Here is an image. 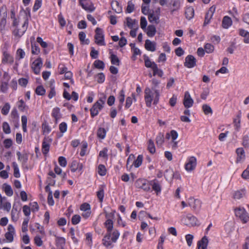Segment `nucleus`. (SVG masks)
<instances>
[{
	"label": "nucleus",
	"mask_w": 249,
	"mask_h": 249,
	"mask_svg": "<svg viewBox=\"0 0 249 249\" xmlns=\"http://www.w3.org/2000/svg\"><path fill=\"white\" fill-rule=\"evenodd\" d=\"M120 236L119 231L115 230L112 232H107L103 239V244L106 247L111 246L113 243H115Z\"/></svg>",
	"instance_id": "f257e3e1"
},
{
	"label": "nucleus",
	"mask_w": 249,
	"mask_h": 249,
	"mask_svg": "<svg viewBox=\"0 0 249 249\" xmlns=\"http://www.w3.org/2000/svg\"><path fill=\"white\" fill-rule=\"evenodd\" d=\"M235 214L240 218L243 223L249 221V215L244 207H239L234 209Z\"/></svg>",
	"instance_id": "f03ea898"
},
{
	"label": "nucleus",
	"mask_w": 249,
	"mask_h": 249,
	"mask_svg": "<svg viewBox=\"0 0 249 249\" xmlns=\"http://www.w3.org/2000/svg\"><path fill=\"white\" fill-rule=\"evenodd\" d=\"M182 221L185 225L190 227L198 225V221L197 218L190 213L185 216H183Z\"/></svg>",
	"instance_id": "7ed1b4c3"
},
{
	"label": "nucleus",
	"mask_w": 249,
	"mask_h": 249,
	"mask_svg": "<svg viewBox=\"0 0 249 249\" xmlns=\"http://www.w3.org/2000/svg\"><path fill=\"white\" fill-rule=\"evenodd\" d=\"M135 186L137 188L142 189L144 191L147 192L150 190V183L145 179H137L135 182Z\"/></svg>",
	"instance_id": "20e7f679"
},
{
	"label": "nucleus",
	"mask_w": 249,
	"mask_h": 249,
	"mask_svg": "<svg viewBox=\"0 0 249 249\" xmlns=\"http://www.w3.org/2000/svg\"><path fill=\"white\" fill-rule=\"evenodd\" d=\"M196 159L194 156L189 157L185 164V169L187 172H192L196 166Z\"/></svg>",
	"instance_id": "39448f33"
},
{
	"label": "nucleus",
	"mask_w": 249,
	"mask_h": 249,
	"mask_svg": "<svg viewBox=\"0 0 249 249\" xmlns=\"http://www.w3.org/2000/svg\"><path fill=\"white\" fill-rule=\"evenodd\" d=\"M95 42L98 45L103 46L106 45L103 30L100 28L98 27L95 30Z\"/></svg>",
	"instance_id": "423d86ee"
},
{
	"label": "nucleus",
	"mask_w": 249,
	"mask_h": 249,
	"mask_svg": "<svg viewBox=\"0 0 249 249\" xmlns=\"http://www.w3.org/2000/svg\"><path fill=\"white\" fill-rule=\"evenodd\" d=\"M105 213L107 220L105 222V226L107 229V232H112L113 228V222L111 218L114 216V213Z\"/></svg>",
	"instance_id": "0eeeda50"
},
{
	"label": "nucleus",
	"mask_w": 249,
	"mask_h": 249,
	"mask_svg": "<svg viewBox=\"0 0 249 249\" xmlns=\"http://www.w3.org/2000/svg\"><path fill=\"white\" fill-rule=\"evenodd\" d=\"M188 204L194 211H199L201 206V202L198 199L190 197L188 199Z\"/></svg>",
	"instance_id": "6e6552de"
},
{
	"label": "nucleus",
	"mask_w": 249,
	"mask_h": 249,
	"mask_svg": "<svg viewBox=\"0 0 249 249\" xmlns=\"http://www.w3.org/2000/svg\"><path fill=\"white\" fill-rule=\"evenodd\" d=\"M52 139L49 137H45L43 139L42 146V152L44 154H47L49 151L50 144Z\"/></svg>",
	"instance_id": "1a4fd4ad"
},
{
	"label": "nucleus",
	"mask_w": 249,
	"mask_h": 249,
	"mask_svg": "<svg viewBox=\"0 0 249 249\" xmlns=\"http://www.w3.org/2000/svg\"><path fill=\"white\" fill-rule=\"evenodd\" d=\"M42 66V61L41 58L35 60L32 64V69L34 72L37 74L40 72V70Z\"/></svg>",
	"instance_id": "9d476101"
},
{
	"label": "nucleus",
	"mask_w": 249,
	"mask_h": 249,
	"mask_svg": "<svg viewBox=\"0 0 249 249\" xmlns=\"http://www.w3.org/2000/svg\"><path fill=\"white\" fill-rule=\"evenodd\" d=\"M196 65V59L195 57L192 55H188L185 58L184 66L188 68L194 67Z\"/></svg>",
	"instance_id": "9b49d317"
},
{
	"label": "nucleus",
	"mask_w": 249,
	"mask_h": 249,
	"mask_svg": "<svg viewBox=\"0 0 249 249\" xmlns=\"http://www.w3.org/2000/svg\"><path fill=\"white\" fill-rule=\"evenodd\" d=\"M15 233L14 227L12 225H9L8 227V231L5 234V237L9 242H12L13 241Z\"/></svg>",
	"instance_id": "f8f14e48"
},
{
	"label": "nucleus",
	"mask_w": 249,
	"mask_h": 249,
	"mask_svg": "<svg viewBox=\"0 0 249 249\" xmlns=\"http://www.w3.org/2000/svg\"><path fill=\"white\" fill-rule=\"evenodd\" d=\"M194 103V100L191 98L188 91H186L184 94L183 104L186 108L191 107Z\"/></svg>",
	"instance_id": "ddd939ff"
},
{
	"label": "nucleus",
	"mask_w": 249,
	"mask_h": 249,
	"mask_svg": "<svg viewBox=\"0 0 249 249\" xmlns=\"http://www.w3.org/2000/svg\"><path fill=\"white\" fill-rule=\"evenodd\" d=\"M28 24V20L26 19L21 28L19 29H16L13 32L14 35L16 36H18V37H20L21 36H22L26 31Z\"/></svg>",
	"instance_id": "4468645a"
},
{
	"label": "nucleus",
	"mask_w": 249,
	"mask_h": 249,
	"mask_svg": "<svg viewBox=\"0 0 249 249\" xmlns=\"http://www.w3.org/2000/svg\"><path fill=\"white\" fill-rule=\"evenodd\" d=\"M215 10V7L213 6L211 7L207 12L205 18V21L204 22V25L205 26L207 24H209L210 21V19L212 18L213 13H214Z\"/></svg>",
	"instance_id": "2eb2a0df"
},
{
	"label": "nucleus",
	"mask_w": 249,
	"mask_h": 249,
	"mask_svg": "<svg viewBox=\"0 0 249 249\" xmlns=\"http://www.w3.org/2000/svg\"><path fill=\"white\" fill-rule=\"evenodd\" d=\"M237 158L236 163H238L243 162L245 158V152L242 148H238L236 149Z\"/></svg>",
	"instance_id": "dca6fc26"
},
{
	"label": "nucleus",
	"mask_w": 249,
	"mask_h": 249,
	"mask_svg": "<svg viewBox=\"0 0 249 249\" xmlns=\"http://www.w3.org/2000/svg\"><path fill=\"white\" fill-rule=\"evenodd\" d=\"M106 100V97L105 95L102 98H100L93 106L91 109H101L104 107Z\"/></svg>",
	"instance_id": "f3484780"
},
{
	"label": "nucleus",
	"mask_w": 249,
	"mask_h": 249,
	"mask_svg": "<svg viewBox=\"0 0 249 249\" xmlns=\"http://www.w3.org/2000/svg\"><path fill=\"white\" fill-rule=\"evenodd\" d=\"M145 100L147 107H150L152 100L151 91L149 88L145 89Z\"/></svg>",
	"instance_id": "a211bd4d"
},
{
	"label": "nucleus",
	"mask_w": 249,
	"mask_h": 249,
	"mask_svg": "<svg viewBox=\"0 0 249 249\" xmlns=\"http://www.w3.org/2000/svg\"><path fill=\"white\" fill-rule=\"evenodd\" d=\"M14 62V58L9 53L6 52H4L3 53V58L2 59V63H9L12 64Z\"/></svg>",
	"instance_id": "6ab92c4d"
},
{
	"label": "nucleus",
	"mask_w": 249,
	"mask_h": 249,
	"mask_svg": "<svg viewBox=\"0 0 249 249\" xmlns=\"http://www.w3.org/2000/svg\"><path fill=\"white\" fill-rule=\"evenodd\" d=\"M208 244V239L206 236H204L201 240L197 243V249H207Z\"/></svg>",
	"instance_id": "aec40b11"
},
{
	"label": "nucleus",
	"mask_w": 249,
	"mask_h": 249,
	"mask_svg": "<svg viewBox=\"0 0 249 249\" xmlns=\"http://www.w3.org/2000/svg\"><path fill=\"white\" fill-rule=\"evenodd\" d=\"M83 167V164L82 163L78 162L76 160H73L71 163V172H75L78 169L82 170Z\"/></svg>",
	"instance_id": "412c9836"
},
{
	"label": "nucleus",
	"mask_w": 249,
	"mask_h": 249,
	"mask_svg": "<svg viewBox=\"0 0 249 249\" xmlns=\"http://www.w3.org/2000/svg\"><path fill=\"white\" fill-rule=\"evenodd\" d=\"M145 48L147 51L154 52L156 50V43L147 39L145 40Z\"/></svg>",
	"instance_id": "4be33fe9"
},
{
	"label": "nucleus",
	"mask_w": 249,
	"mask_h": 249,
	"mask_svg": "<svg viewBox=\"0 0 249 249\" xmlns=\"http://www.w3.org/2000/svg\"><path fill=\"white\" fill-rule=\"evenodd\" d=\"M246 194L245 190L242 189L235 191L233 194V198L235 200H239L243 197Z\"/></svg>",
	"instance_id": "5701e85b"
},
{
	"label": "nucleus",
	"mask_w": 249,
	"mask_h": 249,
	"mask_svg": "<svg viewBox=\"0 0 249 249\" xmlns=\"http://www.w3.org/2000/svg\"><path fill=\"white\" fill-rule=\"evenodd\" d=\"M239 35L244 37V42L247 44L249 43V32L244 29H240L239 30Z\"/></svg>",
	"instance_id": "b1692460"
},
{
	"label": "nucleus",
	"mask_w": 249,
	"mask_h": 249,
	"mask_svg": "<svg viewBox=\"0 0 249 249\" xmlns=\"http://www.w3.org/2000/svg\"><path fill=\"white\" fill-rule=\"evenodd\" d=\"M191 113L189 110H185L184 115L180 116V120L182 122L185 123H190L191 120L190 119Z\"/></svg>",
	"instance_id": "393cba45"
},
{
	"label": "nucleus",
	"mask_w": 249,
	"mask_h": 249,
	"mask_svg": "<svg viewBox=\"0 0 249 249\" xmlns=\"http://www.w3.org/2000/svg\"><path fill=\"white\" fill-rule=\"evenodd\" d=\"M81 6L84 9L90 12H93L95 9L91 2H87L86 3H81Z\"/></svg>",
	"instance_id": "a878e982"
},
{
	"label": "nucleus",
	"mask_w": 249,
	"mask_h": 249,
	"mask_svg": "<svg viewBox=\"0 0 249 249\" xmlns=\"http://www.w3.org/2000/svg\"><path fill=\"white\" fill-rule=\"evenodd\" d=\"M232 24V20L228 16H225L222 20V27L224 28L228 29Z\"/></svg>",
	"instance_id": "bb28decb"
},
{
	"label": "nucleus",
	"mask_w": 249,
	"mask_h": 249,
	"mask_svg": "<svg viewBox=\"0 0 249 249\" xmlns=\"http://www.w3.org/2000/svg\"><path fill=\"white\" fill-rule=\"evenodd\" d=\"M2 189L7 196H11L13 195V191L11 186L8 184L4 183L2 185Z\"/></svg>",
	"instance_id": "cd10ccee"
},
{
	"label": "nucleus",
	"mask_w": 249,
	"mask_h": 249,
	"mask_svg": "<svg viewBox=\"0 0 249 249\" xmlns=\"http://www.w3.org/2000/svg\"><path fill=\"white\" fill-rule=\"evenodd\" d=\"M111 6L117 13H120L122 12V8L120 5V3L117 0H113L111 3Z\"/></svg>",
	"instance_id": "c85d7f7f"
},
{
	"label": "nucleus",
	"mask_w": 249,
	"mask_h": 249,
	"mask_svg": "<svg viewBox=\"0 0 249 249\" xmlns=\"http://www.w3.org/2000/svg\"><path fill=\"white\" fill-rule=\"evenodd\" d=\"M156 33V29L154 25H149L147 28V35L149 37H153Z\"/></svg>",
	"instance_id": "c756f323"
},
{
	"label": "nucleus",
	"mask_w": 249,
	"mask_h": 249,
	"mask_svg": "<svg viewBox=\"0 0 249 249\" xmlns=\"http://www.w3.org/2000/svg\"><path fill=\"white\" fill-rule=\"evenodd\" d=\"M185 14L186 18L189 20L192 19L194 16V10L192 7H189L186 9Z\"/></svg>",
	"instance_id": "7c9ffc66"
},
{
	"label": "nucleus",
	"mask_w": 249,
	"mask_h": 249,
	"mask_svg": "<svg viewBox=\"0 0 249 249\" xmlns=\"http://www.w3.org/2000/svg\"><path fill=\"white\" fill-rule=\"evenodd\" d=\"M42 129L43 135L48 134L51 131V128L46 121H44L42 123Z\"/></svg>",
	"instance_id": "2f4dec72"
},
{
	"label": "nucleus",
	"mask_w": 249,
	"mask_h": 249,
	"mask_svg": "<svg viewBox=\"0 0 249 249\" xmlns=\"http://www.w3.org/2000/svg\"><path fill=\"white\" fill-rule=\"evenodd\" d=\"M150 183L153 190L156 192L157 194L160 192L161 187L158 181L154 180L153 181H151Z\"/></svg>",
	"instance_id": "473e14b6"
},
{
	"label": "nucleus",
	"mask_w": 249,
	"mask_h": 249,
	"mask_svg": "<svg viewBox=\"0 0 249 249\" xmlns=\"http://www.w3.org/2000/svg\"><path fill=\"white\" fill-rule=\"evenodd\" d=\"M147 150L151 154H154L156 152L155 144L153 140L150 139L147 142Z\"/></svg>",
	"instance_id": "72a5a7b5"
},
{
	"label": "nucleus",
	"mask_w": 249,
	"mask_h": 249,
	"mask_svg": "<svg viewBox=\"0 0 249 249\" xmlns=\"http://www.w3.org/2000/svg\"><path fill=\"white\" fill-rule=\"evenodd\" d=\"M124 91L123 89H122L120 92L119 96L118 97V99L119 101V104L118 105L119 109H121L122 107V104L124 100Z\"/></svg>",
	"instance_id": "f704fd0d"
},
{
	"label": "nucleus",
	"mask_w": 249,
	"mask_h": 249,
	"mask_svg": "<svg viewBox=\"0 0 249 249\" xmlns=\"http://www.w3.org/2000/svg\"><path fill=\"white\" fill-rule=\"evenodd\" d=\"M18 208L15 207V205H14L13 207V209L11 211V218L12 220L14 221H17L18 219Z\"/></svg>",
	"instance_id": "c9c22d12"
},
{
	"label": "nucleus",
	"mask_w": 249,
	"mask_h": 249,
	"mask_svg": "<svg viewBox=\"0 0 249 249\" xmlns=\"http://www.w3.org/2000/svg\"><path fill=\"white\" fill-rule=\"evenodd\" d=\"M164 135L163 133H160L158 134L156 138V142L158 146H161L164 142Z\"/></svg>",
	"instance_id": "e433bc0d"
},
{
	"label": "nucleus",
	"mask_w": 249,
	"mask_h": 249,
	"mask_svg": "<svg viewBox=\"0 0 249 249\" xmlns=\"http://www.w3.org/2000/svg\"><path fill=\"white\" fill-rule=\"evenodd\" d=\"M164 176L167 180H171L175 176V173L171 169H167L165 171Z\"/></svg>",
	"instance_id": "4c0bfd02"
},
{
	"label": "nucleus",
	"mask_w": 249,
	"mask_h": 249,
	"mask_svg": "<svg viewBox=\"0 0 249 249\" xmlns=\"http://www.w3.org/2000/svg\"><path fill=\"white\" fill-rule=\"evenodd\" d=\"M17 155L18 156V160H20L23 164H25L27 162L28 156L27 154H24L21 155L19 152L17 153Z\"/></svg>",
	"instance_id": "58836bf2"
},
{
	"label": "nucleus",
	"mask_w": 249,
	"mask_h": 249,
	"mask_svg": "<svg viewBox=\"0 0 249 249\" xmlns=\"http://www.w3.org/2000/svg\"><path fill=\"white\" fill-rule=\"evenodd\" d=\"M126 20L127 26L131 29H132L135 24L138 25V21L135 19L133 20L130 18L127 17L126 18Z\"/></svg>",
	"instance_id": "ea45409f"
},
{
	"label": "nucleus",
	"mask_w": 249,
	"mask_h": 249,
	"mask_svg": "<svg viewBox=\"0 0 249 249\" xmlns=\"http://www.w3.org/2000/svg\"><path fill=\"white\" fill-rule=\"evenodd\" d=\"M148 20L150 22L158 23L159 22V18L158 16H155L153 12L152 13L149 14L148 16Z\"/></svg>",
	"instance_id": "a19ab883"
},
{
	"label": "nucleus",
	"mask_w": 249,
	"mask_h": 249,
	"mask_svg": "<svg viewBox=\"0 0 249 249\" xmlns=\"http://www.w3.org/2000/svg\"><path fill=\"white\" fill-rule=\"evenodd\" d=\"M240 119L239 116H237V118L234 119L233 123L234 126V129L236 132H238L240 129Z\"/></svg>",
	"instance_id": "79ce46f5"
},
{
	"label": "nucleus",
	"mask_w": 249,
	"mask_h": 249,
	"mask_svg": "<svg viewBox=\"0 0 249 249\" xmlns=\"http://www.w3.org/2000/svg\"><path fill=\"white\" fill-rule=\"evenodd\" d=\"M86 34L83 32H81L79 34V39L82 43H85L86 44H89V40L88 39L85 40L86 38Z\"/></svg>",
	"instance_id": "37998d69"
},
{
	"label": "nucleus",
	"mask_w": 249,
	"mask_h": 249,
	"mask_svg": "<svg viewBox=\"0 0 249 249\" xmlns=\"http://www.w3.org/2000/svg\"><path fill=\"white\" fill-rule=\"evenodd\" d=\"M153 71V75H158L160 77H162L163 74V71L159 69L157 64H154Z\"/></svg>",
	"instance_id": "c03bdc74"
},
{
	"label": "nucleus",
	"mask_w": 249,
	"mask_h": 249,
	"mask_svg": "<svg viewBox=\"0 0 249 249\" xmlns=\"http://www.w3.org/2000/svg\"><path fill=\"white\" fill-rule=\"evenodd\" d=\"M178 136V132L176 131L173 130L170 131V133H167L166 134V138L167 139H169L170 136H171L172 141H174L177 139Z\"/></svg>",
	"instance_id": "a18cd8bd"
},
{
	"label": "nucleus",
	"mask_w": 249,
	"mask_h": 249,
	"mask_svg": "<svg viewBox=\"0 0 249 249\" xmlns=\"http://www.w3.org/2000/svg\"><path fill=\"white\" fill-rule=\"evenodd\" d=\"M13 167L14 168V176L15 177L18 178L20 177V173L19 168L17 163L15 162H13Z\"/></svg>",
	"instance_id": "49530a36"
},
{
	"label": "nucleus",
	"mask_w": 249,
	"mask_h": 249,
	"mask_svg": "<svg viewBox=\"0 0 249 249\" xmlns=\"http://www.w3.org/2000/svg\"><path fill=\"white\" fill-rule=\"evenodd\" d=\"M143 157L142 155H139L137 159L134 161L133 164L136 168L139 167L142 163Z\"/></svg>",
	"instance_id": "de8ad7c7"
},
{
	"label": "nucleus",
	"mask_w": 249,
	"mask_h": 249,
	"mask_svg": "<svg viewBox=\"0 0 249 249\" xmlns=\"http://www.w3.org/2000/svg\"><path fill=\"white\" fill-rule=\"evenodd\" d=\"M144 63L145 67L150 68L152 69L153 70H154V64H156L154 62H151L148 57L144 58Z\"/></svg>",
	"instance_id": "09e8293b"
},
{
	"label": "nucleus",
	"mask_w": 249,
	"mask_h": 249,
	"mask_svg": "<svg viewBox=\"0 0 249 249\" xmlns=\"http://www.w3.org/2000/svg\"><path fill=\"white\" fill-rule=\"evenodd\" d=\"M94 65L96 68L103 70L105 67V64L103 61L97 60L94 62Z\"/></svg>",
	"instance_id": "8fccbe9b"
},
{
	"label": "nucleus",
	"mask_w": 249,
	"mask_h": 249,
	"mask_svg": "<svg viewBox=\"0 0 249 249\" xmlns=\"http://www.w3.org/2000/svg\"><path fill=\"white\" fill-rule=\"evenodd\" d=\"M214 49V46L210 43H207L204 46L205 51L208 53H212Z\"/></svg>",
	"instance_id": "3c124183"
},
{
	"label": "nucleus",
	"mask_w": 249,
	"mask_h": 249,
	"mask_svg": "<svg viewBox=\"0 0 249 249\" xmlns=\"http://www.w3.org/2000/svg\"><path fill=\"white\" fill-rule=\"evenodd\" d=\"M106 135V130L103 128H99L97 131V136L102 139H103L105 138Z\"/></svg>",
	"instance_id": "603ef678"
},
{
	"label": "nucleus",
	"mask_w": 249,
	"mask_h": 249,
	"mask_svg": "<svg viewBox=\"0 0 249 249\" xmlns=\"http://www.w3.org/2000/svg\"><path fill=\"white\" fill-rule=\"evenodd\" d=\"M110 58H111V62L112 64L117 65V66L119 65L120 60L118 58V57L117 56V55H116L114 54H111Z\"/></svg>",
	"instance_id": "864d4df0"
},
{
	"label": "nucleus",
	"mask_w": 249,
	"mask_h": 249,
	"mask_svg": "<svg viewBox=\"0 0 249 249\" xmlns=\"http://www.w3.org/2000/svg\"><path fill=\"white\" fill-rule=\"evenodd\" d=\"M56 245L63 248L65 244L66 240L63 237H57L56 239Z\"/></svg>",
	"instance_id": "5fc2aeb1"
},
{
	"label": "nucleus",
	"mask_w": 249,
	"mask_h": 249,
	"mask_svg": "<svg viewBox=\"0 0 249 249\" xmlns=\"http://www.w3.org/2000/svg\"><path fill=\"white\" fill-rule=\"evenodd\" d=\"M29 219L28 218H25L22 224V231L23 232H26L28 230V224Z\"/></svg>",
	"instance_id": "6e6d98bb"
},
{
	"label": "nucleus",
	"mask_w": 249,
	"mask_h": 249,
	"mask_svg": "<svg viewBox=\"0 0 249 249\" xmlns=\"http://www.w3.org/2000/svg\"><path fill=\"white\" fill-rule=\"evenodd\" d=\"M32 53L33 54H37L40 52V49L36 43H32Z\"/></svg>",
	"instance_id": "4d7b16f0"
},
{
	"label": "nucleus",
	"mask_w": 249,
	"mask_h": 249,
	"mask_svg": "<svg viewBox=\"0 0 249 249\" xmlns=\"http://www.w3.org/2000/svg\"><path fill=\"white\" fill-rule=\"evenodd\" d=\"M88 147V143L86 142H83L82 143V148L80 153L81 156H84L86 154V151Z\"/></svg>",
	"instance_id": "13d9d810"
},
{
	"label": "nucleus",
	"mask_w": 249,
	"mask_h": 249,
	"mask_svg": "<svg viewBox=\"0 0 249 249\" xmlns=\"http://www.w3.org/2000/svg\"><path fill=\"white\" fill-rule=\"evenodd\" d=\"M36 93L38 95H43L45 93V89L42 86H38L36 89Z\"/></svg>",
	"instance_id": "bf43d9fd"
},
{
	"label": "nucleus",
	"mask_w": 249,
	"mask_h": 249,
	"mask_svg": "<svg viewBox=\"0 0 249 249\" xmlns=\"http://www.w3.org/2000/svg\"><path fill=\"white\" fill-rule=\"evenodd\" d=\"M98 173L101 176H104L106 173V169L104 165L100 164L98 166Z\"/></svg>",
	"instance_id": "052dcab7"
},
{
	"label": "nucleus",
	"mask_w": 249,
	"mask_h": 249,
	"mask_svg": "<svg viewBox=\"0 0 249 249\" xmlns=\"http://www.w3.org/2000/svg\"><path fill=\"white\" fill-rule=\"evenodd\" d=\"M25 56V52L21 49H18L17 51V59H20L23 58Z\"/></svg>",
	"instance_id": "680f3d73"
},
{
	"label": "nucleus",
	"mask_w": 249,
	"mask_h": 249,
	"mask_svg": "<svg viewBox=\"0 0 249 249\" xmlns=\"http://www.w3.org/2000/svg\"><path fill=\"white\" fill-rule=\"evenodd\" d=\"M2 128L4 132L6 134H9L11 132V129L9 125L6 122H4L3 123Z\"/></svg>",
	"instance_id": "e2e57ef3"
},
{
	"label": "nucleus",
	"mask_w": 249,
	"mask_h": 249,
	"mask_svg": "<svg viewBox=\"0 0 249 249\" xmlns=\"http://www.w3.org/2000/svg\"><path fill=\"white\" fill-rule=\"evenodd\" d=\"M80 216L78 214H75L72 217L71 222L73 225H76L80 222Z\"/></svg>",
	"instance_id": "0e129e2a"
},
{
	"label": "nucleus",
	"mask_w": 249,
	"mask_h": 249,
	"mask_svg": "<svg viewBox=\"0 0 249 249\" xmlns=\"http://www.w3.org/2000/svg\"><path fill=\"white\" fill-rule=\"evenodd\" d=\"M147 22L146 18L144 17H142L141 18L140 25L142 29L144 30L146 29Z\"/></svg>",
	"instance_id": "69168bd1"
},
{
	"label": "nucleus",
	"mask_w": 249,
	"mask_h": 249,
	"mask_svg": "<svg viewBox=\"0 0 249 249\" xmlns=\"http://www.w3.org/2000/svg\"><path fill=\"white\" fill-rule=\"evenodd\" d=\"M97 196L100 202L103 201L104 196V189L102 188H100V190L97 193Z\"/></svg>",
	"instance_id": "338daca9"
},
{
	"label": "nucleus",
	"mask_w": 249,
	"mask_h": 249,
	"mask_svg": "<svg viewBox=\"0 0 249 249\" xmlns=\"http://www.w3.org/2000/svg\"><path fill=\"white\" fill-rule=\"evenodd\" d=\"M242 177L245 179H249V164L242 174Z\"/></svg>",
	"instance_id": "774afa93"
}]
</instances>
